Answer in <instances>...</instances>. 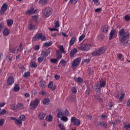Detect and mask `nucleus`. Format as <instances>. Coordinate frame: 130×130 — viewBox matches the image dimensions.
I'll list each match as a JSON object with an SVG mask.
<instances>
[{"instance_id": "60", "label": "nucleus", "mask_w": 130, "mask_h": 130, "mask_svg": "<svg viewBox=\"0 0 130 130\" xmlns=\"http://www.w3.org/2000/svg\"><path fill=\"white\" fill-rule=\"evenodd\" d=\"M124 19H125V21H128L130 20V17H129V16H128V15H126L124 17Z\"/></svg>"}, {"instance_id": "15", "label": "nucleus", "mask_w": 130, "mask_h": 130, "mask_svg": "<svg viewBox=\"0 0 130 130\" xmlns=\"http://www.w3.org/2000/svg\"><path fill=\"white\" fill-rule=\"evenodd\" d=\"M15 82V80H14L13 77H9L7 80V84L8 85H13Z\"/></svg>"}, {"instance_id": "34", "label": "nucleus", "mask_w": 130, "mask_h": 130, "mask_svg": "<svg viewBox=\"0 0 130 130\" xmlns=\"http://www.w3.org/2000/svg\"><path fill=\"white\" fill-rule=\"evenodd\" d=\"M45 119L47 120V121H51V120H52V115H49V116L46 117Z\"/></svg>"}, {"instance_id": "22", "label": "nucleus", "mask_w": 130, "mask_h": 130, "mask_svg": "<svg viewBox=\"0 0 130 130\" xmlns=\"http://www.w3.org/2000/svg\"><path fill=\"white\" fill-rule=\"evenodd\" d=\"M14 123L15 124H16V125H18V126H22V124L23 123V122H22L19 119H16V121H14Z\"/></svg>"}, {"instance_id": "54", "label": "nucleus", "mask_w": 130, "mask_h": 130, "mask_svg": "<svg viewBox=\"0 0 130 130\" xmlns=\"http://www.w3.org/2000/svg\"><path fill=\"white\" fill-rule=\"evenodd\" d=\"M84 38H85V35H82L79 38V40L80 42L82 41V40H83V39H84Z\"/></svg>"}, {"instance_id": "20", "label": "nucleus", "mask_w": 130, "mask_h": 130, "mask_svg": "<svg viewBox=\"0 0 130 130\" xmlns=\"http://www.w3.org/2000/svg\"><path fill=\"white\" fill-rule=\"evenodd\" d=\"M115 32H116V31L115 30V29H112L110 32V35H109V40H111V39H112V37H113V36H114V35H115Z\"/></svg>"}, {"instance_id": "41", "label": "nucleus", "mask_w": 130, "mask_h": 130, "mask_svg": "<svg viewBox=\"0 0 130 130\" xmlns=\"http://www.w3.org/2000/svg\"><path fill=\"white\" fill-rule=\"evenodd\" d=\"M57 58L59 59V58H61L62 55L61 53H60V51L59 50L57 51Z\"/></svg>"}, {"instance_id": "36", "label": "nucleus", "mask_w": 130, "mask_h": 130, "mask_svg": "<svg viewBox=\"0 0 130 130\" xmlns=\"http://www.w3.org/2000/svg\"><path fill=\"white\" fill-rule=\"evenodd\" d=\"M59 48V50L60 51V53H66V52L64 51V48H63V46L61 45Z\"/></svg>"}, {"instance_id": "1", "label": "nucleus", "mask_w": 130, "mask_h": 130, "mask_svg": "<svg viewBox=\"0 0 130 130\" xmlns=\"http://www.w3.org/2000/svg\"><path fill=\"white\" fill-rule=\"evenodd\" d=\"M119 34L121 37L119 38L120 43H122L123 45H125V41L129 38V32L124 31V28H122L119 31Z\"/></svg>"}, {"instance_id": "19", "label": "nucleus", "mask_w": 130, "mask_h": 130, "mask_svg": "<svg viewBox=\"0 0 130 130\" xmlns=\"http://www.w3.org/2000/svg\"><path fill=\"white\" fill-rule=\"evenodd\" d=\"M16 106L17 107V111L19 110H21L22 109H24V105L22 103H18L16 104Z\"/></svg>"}, {"instance_id": "39", "label": "nucleus", "mask_w": 130, "mask_h": 130, "mask_svg": "<svg viewBox=\"0 0 130 130\" xmlns=\"http://www.w3.org/2000/svg\"><path fill=\"white\" fill-rule=\"evenodd\" d=\"M61 120H62V121H64V122H67L68 120H69V118H68V117L66 116H63L62 117L60 118Z\"/></svg>"}, {"instance_id": "16", "label": "nucleus", "mask_w": 130, "mask_h": 130, "mask_svg": "<svg viewBox=\"0 0 130 130\" xmlns=\"http://www.w3.org/2000/svg\"><path fill=\"white\" fill-rule=\"evenodd\" d=\"M109 26L106 25L102 27V31L104 33H107L108 32V30H109Z\"/></svg>"}, {"instance_id": "58", "label": "nucleus", "mask_w": 130, "mask_h": 130, "mask_svg": "<svg viewBox=\"0 0 130 130\" xmlns=\"http://www.w3.org/2000/svg\"><path fill=\"white\" fill-rule=\"evenodd\" d=\"M19 69L20 70L21 72H22V73L24 72L25 70L24 66H21V67H19Z\"/></svg>"}, {"instance_id": "59", "label": "nucleus", "mask_w": 130, "mask_h": 130, "mask_svg": "<svg viewBox=\"0 0 130 130\" xmlns=\"http://www.w3.org/2000/svg\"><path fill=\"white\" fill-rule=\"evenodd\" d=\"M49 30L50 31H57V32H58V29L55 28V27H54V28H49Z\"/></svg>"}, {"instance_id": "51", "label": "nucleus", "mask_w": 130, "mask_h": 130, "mask_svg": "<svg viewBox=\"0 0 130 130\" xmlns=\"http://www.w3.org/2000/svg\"><path fill=\"white\" fill-rule=\"evenodd\" d=\"M124 127L126 129L129 130L130 129V124H127L124 125Z\"/></svg>"}, {"instance_id": "37", "label": "nucleus", "mask_w": 130, "mask_h": 130, "mask_svg": "<svg viewBox=\"0 0 130 130\" xmlns=\"http://www.w3.org/2000/svg\"><path fill=\"white\" fill-rule=\"evenodd\" d=\"M52 44V42H46L44 44V46L46 47H49V46H51Z\"/></svg>"}, {"instance_id": "33", "label": "nucleus", "mask_w": 130, "mask_h": 130, "mask_svg": "<svg viewBox=\"0 0 130 130\" xmlns=\"http://www.w3.org/2000/svg\"><path fill=\"white\" fill-rule=\"evenodd\" d=\"M44 117H45V114H44L43 113H40L39 114V118L40 119H44Z\"/></svg>"}, {"instance_id": "31", "label": "nucleus", "mask_w": 130, "mask_h": 130, "mask_svg": "<svg viewBox=\"0 0 130 130\" xmlns=\"http://www.w3.org/2000/svg\"><path fill=\"white\" fill-rule=\"evenodd\" d=\"M11 109L12 110H14V111H18V109H17V105H15V104H13L11 106Z\"/></svg>"}, {"instance_id": "23", "label": "nucleus", "mask_w": 130, "mask_h": 130, "mask_svg": "<svg viewBox=\"0 0 130 130\" xmlns=\"http://www.w3.org/2000/svg\"><path fill=\"white\" fill-rule=\"evenodd\" d=\"M117 98H119L120 101H122L123 98H124V93H118L117 95Z\"/></svg>"}, {"instance_id": "21", "label": "nucleus", "mask_w": 130, "mask_h": 130, "mask_svg": "<svg viewBox=\"0 0 130 130\" xmlns=\"http://www.w3.org/2000/svg\"><path fill=\"white\" fill-rule=\"evenodd\" d=\"M77 52H78V50L76 48H74L70 51V56L71 57H73V56H74V55H75Z\"/></svg>"}, {"instance_id": "24", "label": "nucleus", "mask_w": 130, "mask_h": 130, "mask_svg": "<svg viewBox=\"0 0 130 130\" xmlns=\"http://www.w3.org/2000/svg\"><path fill=\"white\" fill-rule=\"evenodd\" d=\"M28 28L29 30H34L37 28V26L32 24H30L29 25H28Z\"/></svg>"}, {"instance_id": "38", "label": "nucleus", "mask_w": 130, "mask_h": 130, "mask_svg": "<svg viewBox=\"0 0 130 130\" xmlns=\"http://www.w3.org/2000/svg\"><path fill=\"white\" fill-rule=\"evenodd\" d=\"M88 75L89 76H93V75H94V71L91 68H89L88 69Z\"/></svg>"}, {"instance_id": "6", "label": "nucleus", "mask_w": 130, "mask_h": 130, "mask_svg": "<svg viewBox=\"0 0 130 130\" xmlns=\"http://www.w3.org/2000/svg\"><path fill=\"white\" fill-rule=\"evenodd\" d=\"M52 9L51 8H47L43 11V15L46 18L52 15Z\"/></svg>"}, {"instance_id": "11", "label": "nucleus", "mask_w": 130, "mask_h": 130, "mask_svg": "<svg viewBox=\"0 0 130 130\" xmlns=\"http://www.w3.org/2000/svg\"><path fill=\"white\" fill-rule=\"evenodd\" d=\"M35 38H36V39H41L42 41H45V40H46V37L43 36L41 33L37 34L36 36H35Z\"/></svg>"}, {"instance_id": "17", "label": "nucleus", "mask_w": 130, "mask_h": 130, "mask_svg": "<svg viewBox=\"0 0 130 130\" xmlns=\"http://www.w3.org/2000/svg\"><path fill=\"white\" fill-rule=\"evenodd\" d=\"M39 86L40 88L44 89L46 88V83L43 80H41L39 82Z\"/></svg>"}, {"instance_id": "48", "label": "nucleus", "mask_w": 130, "mask_h": 130, "mask_svg": "<svg viewBox=\"0 0 130 130\" xmlns=\"http://www.w3.org/2000/svg\"><path fill=\"white\" fill-rule=\"evenodd\" d=\"M54 26L55 27V28H58V27H59V22H58V21L54 22Z\"/></svg>"}, {"instance_id": "13", "label": "nucleus", "mask_w": 130, "mask_h": 130, "mask_svg": "<svg viewBox=\"0 0 130 130\" xmlns=\"http://www.w3.org/2000/svg\"><path fill=\"white\" fill-rule=\"evenodd\" d=\"M3 36H9L10 35V29L7 27H5L3 31Z\"/></svg>"}, {"instance_id": "29", "label": "nucleus", "mask_w": 130, "mask_h": 130, "mask_svg": "<svg viewBox=\"0 0 130 130\" xmlns=\"http://www.w3.org/2000/svg\"><path fill=\"white\" fill-rule=\"evenodd\" d=\"M23 49V45L22 43H20L19 47L16 49L17 52H20V51H22Z\"/></svg>"}, {"instance_id": "28", "label": "nucleus", "mask_w": 130, "mask_h": 130, "mask_svg": "<svg viewBox=\"0 0 130 130\" xmlns=\"http://www.w3.org/2000/svg\"><path fill=\"white\" fill-rule=\"evenodd\" d=\"M30 67H31V68H34L35 69H36V68H37V63L34 61H32L30 63Z\"/></svg>"}, {"instance_id": "8", "label": "nucleus", "mask_w": 130, "mask_h": 130, "mask_svg": "<svg viewBox=\"0 0 130 130\" xmlns=\"http://www.w3.org/2000/svg\"><path fill=\"white\" fill-rule=\"evenodd\" d=\"M7 10H8V4L4 3L1 7L0 11V15L3 16V15L5 14V12L7 11Z\"/></svg>"}, {"instance_id": "50", "label": "nucleus", "mask_w": 130, "mask_h": 130, "mask_svg": "<svg viewBox=\"0 0 130 130\" xmlns=\"http://www.w3.org/2000/svg\"><path fill=\"white\" fill-rule=\"evenodd\" d=\"M24 76L25 78H28V77H30V72H25L24 74Z\"/></svg>"}, {"instance_id": "26", "label": "nucleus", "mask_w": 130, "mask_h": 130, "mask_svg": "<svg viewBox=\"0 0 130 130\" xmlns=\"http://www.w3.org/2000/svg\"><path fill=\"white\" fill-rule=\"evenodd\" d=\"M100 124L101 125H102V126H103V127H104V128H107V127L108 126V125H107V122H101Z\"/></svg>"}, {"instance_id": "42", "label": "nucleus", "mask_w": 130, "mask_h": 130, "mask_svg": "<svg viewBox=\"0 0 130 130\" xmlns=\"http://www.w3.org/2000/svg\"><path fill=\"white\" fill-rule=\"evenodd\" d=\"M43 60H44V57H43V56H40V57H39V58H38V62H40V63H41V62H42V61H43Z\"/></svg>"}, {"instance_id": "57", "label": "nucleus", "mask_w": 130, "mask_h": 130, "mask_svg": "<svg viewBox=\"0 0 130 130\" xmlns=\"http://www.w3.org/2000/svg\"><path fill=\"white\" fill-rule=\"evenodd\" d=\"M64 114L66 116L70 115V112L68 109H66L64 112Z\"/></svg>"}, {"instance_id": "2", "label": "nucleus", "mask_w": 130, "mask_h": 130, "mask_svg": "<svg viewBox=\"0 0 130 130\" xmlns=\"http://www.w3.org/2000/svg\"><path fill=\"white\" fill-rule=\"evenodd\" d=\"M105 86H106V80L101 79L99 83H95L94 85V91L96 93H101V88H105Z\"/></svg>"}, {"instance_id": "9", "label": "nucleus", "mask_w": 130, "mask_h": 130, "mask_svg": "<svg viewBox=\"0 0 130 130\" xmlns=\"http://www.w3.org/2000/svg\"><path fill=\"white\" fill-rule=\"evenodd\" d=\"M71 122H73L74 125H80L81 124V121L76 117H71Z\"/></svg>"}, {"instance_id": "4", "label": "nucleus", "mask_w": 130, "mask_h": 130, "mask_svg": "<svg viewBox=\"0 0 130 130\" xmlns=\"http://www.w3.org/2000/svg\"><path fill=\"white\" fill-rule=\"evenodd\" d=\"M40 102V101L39 100L37 99H36L35 101L31 102L30 104V109L32 110H35L36 107L38 106V104H39Z\"/></svg>"}, {"instance_id": "49", "label": "nucleus", "mask_w": 130, "mask_h": 130, "mask_svg": "<svg viewBox=\"0 0 130 130\" xmlns=\"http://www.w3.org/2000/svg\"><path fill=\"white\" fill-rule=\"evenodd\" d=\"M5 123V120L4 119H0V126H3Z\"/></svg>"}, {"instance_id": "63", "label": "nucleus", "mask_w": 130, "mask_h": 130, "mask_svg": "<svg viewBox=\"0 0 130 130\" xmlns=\"http://www.w3.org/2000/svg\"><path fill=\"white\" fill-rule=\"evenodd\" d=\"M101 8H97L96 9L94 10V12L95 13H99V12H101Z\"/></svg>"}, {"instance_id": "40", "label": "nucleus", "mask_w": 130, "mask_h": 130, "mask_svg": "<svg viewBox=\"0 0 130 130\" xmlns=\"http://www.w3.org/2000/svg\"><path fill=\"white\" fill-rule=\"evenodd\" d=\"M1 110H2L1 108H0V115H4L7 113V110L5 109H3L2 111Z\"/></svg>"}, {"instance_id": "55", "label": "nucleus", "mask_w": 130, "mask_h": 130, "mask_svg": "<svg viewBox=\"0 0 130 130\" xmlns=\"http://www.w3.org/2000/svg\"><path fill=\"white\" fill-rule=\"evenodd\" d=\"M11 51L12 53H18V52H17V48H12Z\"/></svg>"}, {"instance_id": "47", "label": "nucleus", "mask_w": 130, "mask_h": 130, "mask_svg": "<svg viewBox=\"0 0 130 130\" xmlns=\"http://www.w3.org/2000/svg\"><path fill=\"white\" fill-rule=\"evenodd\" d=\"M78 0H70V4L72 5H76L78 3Z\"/></svg>"}, {"instance_id": "27", "label": "nucleus", "mask_w": 130, "mask_h": 130, "mask_svg": "<svg viewBox=\"0 0 130 130\" xmlns=\"http://www.w3.org/2000/svg\"><path fill=\"white\" fill-rule=\"evenodd\" d=\"M50 102V100H49V99H45L44 100L43 103V104H44V105H48Z\"/></svg>"}, {"instance_id": "35", "label": "nucleus", "mask_w": 130, "mask_h": 130, "mask_svg": "<svg viewBox=\"0 0 130 130\" xmlns=\"http://www.w3.org/2000/svg\"><path fill=\"white\" fill-rule=\"evenodd\" d=\"M26 118V117H25V116L24 115H21L19 117V120H21V121L22 122H23V121H25V119Z\"/></svg>"}, {"instance_id": "64", "label": "nucleus", "mask_w": 130, "mask_h": 130, "mask_svg": "<svg viewBox=\"0 0 130 130\" xmlns=\"http://www.w3.org/2000/svg\"><path fill=\"white\" fill-rule=\"evenodd\" d=\"M6 105V103L4 102L0 103V107H4Z\"/></svg>"}, {"instance_id": "46", "label": "nucleus", "mask_w": 130, "mask_h": 130, "mask_svg": "<svg viewBox=\"0 0 130 130\" xmlns=\"http://www.w3.org/2000/svg\"><path fill=\"white\" fill-rule=\"evenodd\" d=\"M60 63L61 64V65L63 67L64 66H66V64H67V62L66 61V60L64 59H62L60 61Z\"/></svg>"}, {"instance_id": "53", "label": "nucleus", "mask_w": 130, "mask_h": 130, "mask_svg": "<svg viewBox=\"0 0 130 130\" xmlns=\"http://www.w3.org/2000/svg\"><path fill=\"white\" fill-rule=\"evenodd\" d=\"M58 126L60 127L61 130H66L63 125H62V124H59Z\"/></svg>"}, {"instance_id": "18", "label": "nucleus", "mask_w": 130, "mask_h": 130, "mask_svg": "<svg viewBox=\"0 0 130 130\" xmlns=\"http://www.w3.org/2000/svg\"><path fill=\"white\" fill-rule=\"evenodd\" d=\"M77 42V38L73 37L70 41V46H73L75 44V42Z\"/></svg>"}, {"instance_id": "7", "label": "nucleus", "mask_w": 130, "mask_h": 130, "mask_svg": "<svg viewBox=\"0 0 130 130\" xmlns=\"http://www.w3.org/2000/svg\"><path fill=\"white\" fill-rule=\"evenodd\" d=\"M80 62H81V59H80V58H77L74 59L72 63V69L77 68L79 64H80Z\"/></svg>"}, {"instance_id": "32", "label": "nucleus", "mask_w": 130, "mask_h": 130, "mask_svg": "<svg viewBox=\"0 0 130 130\" xmlns=\"http://www.w3.org/2000/svg\"><path fill=\"white\" fill-rule=\"evenodd\" d=\"M7 25L9 27H11V26H12L13 23H14V21H13V20L12 19H10L7 20Z\"/></svg>"}, {"instance_id": "45", "label": "nucleus", "mask_w": 130, "mask_h": 130, "mask_svg": "<svg viewBox=\"0 0 130 130\" xmlns=\"http://www.w3.org/2000/svg\"><path fill=\"white\" fill-rule=\"evenodd\" d=\"M6 59L7 61H11L12 60H13V57L11 56H7L6 57Z\"/></svg>"}, {"instance_id": "43", "label": "nucleus", "mask_w": 130, "mask_h": 130, "mask_svg": "<svg viewBox=\"0 0 130 130\" xmlns=\"http://www.w3.org/2000/svg\"><path fill=\"white\" fill-rule=\"evenodd\" d=\"M75 82H77V83H82L83 82V79L81 77H78L75 80Z\"/></svg>"}, {"instance_id": "44", "label": "nucleus", "mask_w": 130, "mask_h": 130, "mask_svg": "<svg viewBox=\"0 0 130 130\" xmlns=\"http://www.w3.org/2000/svg\"><path fill=\"white\" fill-rule=\"evenodd\" d=\"M14 90L15 91V92H17V91H19L20 90V87H19V85L18 84H16L14 87Z\"/></svg>"}, {"instance_id": "61", "label": "nucleus", "mask_w": 130, "mask_h": 130, "mask_svg": "<svg viewBox=\"0 0 130 130\" xmlns=\"http://www.w3.org/2000/svg\"><path fill=\"white\" fill-rule=\"evenodd\" d=\"M72 92L76 94V93H77V89H76L75 87H73L72 88Z\"/></svg>"}, {"instance_id": "3", "label": "nucleus", "mask_w": 130, "mask_h": 130, "mask_svg": "<svg viewBox=\"0 0 130 130\" xmlns=\"http://www.w3.org/2000/svg\"><path fill=\"white\" fill-rule=\"evenodd\" d=\"M106 47L103 46L98 50L94 51L92 53H91L92 56H99V55H101V54H103L106 51Z\"/></svg>"}, {"instance_id": "62", "label": "nucleus", "mask_w": 130, "mask_h": 130, "mask_svg": "<svg viewBox=\"0 0 130 130\" xmlns=\"http://www.w3.org/2000/svg\"><path fill=\"white\" fill-rule=\"evenodd\" d=\"M39 94H40V95H46V92L45 91H41V92H40Z\"/></svg>"}, {"instance_id": "30", "label": "nucleus", "mask_w": 130, "mask_h": 130, "mask_svg": "<svg viewBox=\"0 0 130 130\" xmlns=\"http://www.w3.org/2000/svg\"><path fill=\"white\" fill-rule=\"evenodd\" d=\"M41 56H43V57H46L48 55V51H42L41 53Z\"/></svg>"}, {"instance_id": "10", "label": "nucleus", "mask_w": 130, "mask_h": 130, "mask_svg": "<svg viewBox=\"0 0 130 130\" xmlns=\"http://www.w3.org/2000/svg\"><path fill=\"white\" fill-rule=\"evenodd\" d=\"M56 111L58 112L57 114V117L58 118H61V117H63V115H64L63 110L61 108H58Z\"/></svg>"}, {"instance_id": "12", "label": "nucleus", "mask_w": 130, "mask_h": 130, "mask_svg": "<svg viewBox=\"0 0 130 130\" xmlns=\"http://www.w3.org/2000/svg\"><path fill=\"white\" fill-rule=\"evenodd\" d=\"M36 13V10H35L33 8H30L25 11V14L26 15H32Z\"/></svg>"}, {"instance_id": "52", "label": "nucleus", "mask_w": 130, "mask_h": 130, "mask_svg": "<svg viewBox=\"0 0 130 130\" xmlns=\"http://www.w3.org/2000/svg\"><path fill=\"white\" fill-rule=\"evenodd\" d=\"M50 61L52 63H56L57 62V59H50Z\"/></svg>"}, {"instance_id": "14", "label": "nucleus", "mask_w": 130, "mask_h": 130, "mask_svg": "<svg viewBox=\"0 0 130 130\" xmlns=\"http://www.w3.org/2000/svg\"><path fill=\"white\" fill-rule=\"evenodd\" d=\"M48 88L52 90V91H54L55 89H56V86L55 85L53 84V82H50L48 85Z\"/></svg>"}, {"instance_id": "56", "label": "nucleus", "mask_w": 130, "mask_h": 130, "mask_svg": "<svg viewBox=\"0 0 130 130\" xmlns=\"http://www.w3.org/2000/svg\"><path fill=\"white\" fill-rule=\"evenodd\" d=\"M4 28H5V25H4V23H0V31H2Z\"/></svg>"}, {"instance_id": "25", "label": "nucleus", "mask_w": 130, "mask_h": 130, "mask_svg": "<svg viewBox=\"0 0 130 130\" xmlns=\"http://www.w3.org/2000/svg\"><path fill=\"white\" fill-rule=\"evenodd\" d=\"M48 2V0H39V4L40 5H43V6H44L45 5H46Z\"/></svg>"}, {"instance_id": "5", "label": "nucleus", "mask_w": 130, "mask_h": 130, "mask_svg": "<svg viewBox=\"0 0 130 130\" xmlns=\"http://www.w3.org/2000/svg\"><path fill=\"white\" fill-rule=\"evenodd\" d=\"M92 48V45H89L87 44H81L80 47V49L83 51H88Z\"/></svg>"}]
</instances>
